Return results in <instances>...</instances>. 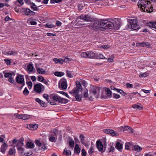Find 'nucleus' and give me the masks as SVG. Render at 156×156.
Returning <instances> with one entry per match:
<instances>
[{
  "instance_id": "1",
  "label": "nucleus",
  "mask_w": 156,
  "mask_h": 156,
  "mask_svg": "<svg viewBox=\"0 0 156 156\" xmlns=\"http://www.w3.org/2000/svg\"><path fill=\"white\" fill-rule=\"evenodd\" d=\"M101 87H93L90 90V94L88 95L87 90H85L83 92V96L84 98H87L90 100H91L94 96L96 98H99V94Z\"/></svg>"
},
{
  "instance_id": "2",
  "label": "nucleus",
  "mask_w": 156,
  "mask_h": 156,
  "mask_svg": "<svg viewBox=\"0 0 156 156\" xmlns=\"http://www.w3.org/2000/svg\"><path fill=\"white\" fill-rule=\"evenodd\" d=\"M101 27L104 29H112L113 26L112 21L107 19H101L100 20Z\"/></svg>"
},
{
  "instance_id": "3",
  "label": "nucleus",
  "mask_w": 156,
  "mask_h": 156,
  "mask_svg": "<svg viewBox=\"0 0 156 156\" xmlns=\"http://www.w3.org/2000/svg\"><path fill=\"white\" fill-rule=\"evenodd\" d=\"M128 27L129 29L134 30L138 29L140 27L137 23V20L135 19H129L127 20Z\"/></svg>"
},
{
  "instance_id": "4",
  "label": "nucleus",
  "mask_w": 156,
  "mask_h": 156,
  "mask_svg": "<svg viewBox=\"0 0 156 156\" xmlns=\"http://www.w3.org/2000/svg\"><path fill=\"white\" fill-rule=\"evenodd\" d=\"M50 98L54 101L61 104H66L68 102L67 99L62 98L57 95L51 94L50 95Z\"/></svg>"
},
{
  "instance_id": "5",
  "label": "nucleus",
  "mask_w": 156,
  "mask_h": 156,
  "mask_svg": "<svg viewBox=\"0 0 156 156\" xmlns=\"http://www.w3.org/2000/svg\"><path fill=\"white\" fill-rule=\"evenodd\" d=\"M80 55L82 58H93L95 55V54L94 52L91 51L82 52Z\"/></svg>"
},
{
  "instance_id": "6",
  "label": "nucleus",
  "mask_w": 156,
  "mask_h": 156,
  "mask_svg": "<svg viewBox=\"0 0 156 156\" xmlns=\"http://www.w3.org/2000/svg\"><path fill=\"white\" fill-rule=\"evenodd\" d=\"M36 144L37 145L41 150H44L46 149L47 148L45 145L47 144L46 141H40L39 140H36L35 141Z\"/></svg>"
},
{
  "instance_id": "7",
  "label": "nucleus",
  "mask_w": 156,
  "mask_h": 156,
  "mask_svg": "<svg viewBox=\"0 0 156 156\" xmlns=\"http://www.w3.org/2000/svg\"><path fill=\"white\" fill-rule=\"evenodd\" d=\"M148 0H139L138 2L137 5L140 8L144 7H147L148 4H150L151 2Z\"/></svg>"
},
{
  "instance_id": "8",
  "label": "nucleus",
  "mask_w": 156,
  "mask_h": 156,
  "mask_svg": "<svg viewBox=\"0 0 156 156\" xmlns=\"http://www.w3.org/2000/svg\"><path fill=\"white\" fill-rule=\"evenodd\" d=\"M34 90L37 93H41L44 91V87L40 83L35 84L34 86Z\"/></svg>"
},
{
  "instance_id": "9",
  "label": "nucleus",
  "mask_w": 156,
  "mask_h": 156,
  "mask_svg": "<svg viewBox=\"0 0 156 156\" xmlns=\"http://www.w3.org/2000/svg\"><path fill=\"white\" fill-rule=\"evenodd\" d=\"M17 149L19 151V153L21 154L20 155H25V156H29L32 154V153L31 152H25L24 149L21 147L19 146L17 147Z\"/></svg>"
},
{
  "instance_id": "10",
  "label": "nucleus",
  "mask_w": 156,
  "mask_h": 156,
  "mask_svg": "<svg viewBox=\"0 0 156 156\" xmlns=\"http://www.w3.org/2000/svg\"><path fill=\"white\" fill-rule=\"evenodd\" d=\"M112 22L113 25L112 29L117 30L121 26V22L118 20L115 19V20H112Z\"/></svg>"
},
{
  "instance_id": "11",
  "label": "nucleus",
  "mask_w": 156,
  "mask_h": 156,
  "mask_svg": "<svg viewBox=\"0 0 156 156\" xmlns=\"http://www.w3.org/2000/svg\"><path fill=\"white\" fill-rule=\"evenodd\" d=\"M78 18L80 19L84 20L86 22L90 21L92 20V18L91 16L88 15L82 14L80 15Z\"/></svg>"
},
{
  "instance_id": "12",
  "label": "nucleus",
  "mask_w": 156,
  "mask_h": 156,
  "mask_svg": "<svg viewBox=\"0 0 156 156\" xmlns=\"http://www.w3.org/2000/svg\"><path fill=\"white\" fill-rule=\"evenodd\" d=\"M59 87L62 89L64 90L66 89L67 81L65 79H62L59 83Z\"/></svg>"
},
{
  "instance_id": "13",
  "label": "nucleus",
  "mask_w": 156,
  "mask_h": 156,
  "mask_svg": "<svg viewBox=\"0 0 156 156\" xmlns=\"http://www.w3.org/2000/svg\"><path fill=\"white\" fill-rule=\"evenodd\" d=\"M90 27L93 28L94 30H96L101 27L100 20L99 22L97 21H94L93 24L91 25Z\"/></svg>"
},
{
  "instance_id": "14",
  "label": "nucleus",
  "mask_w": 156,
  "mask_h": 156,
  "mask_svg": "<svg viewBox=\"0 0 156 156\" xmlns=\"http://www.w3.org/2000/svg\"><path fill=\"white\" fill-rule=\"evenodd\" d=\"M22 9V11L24 12V15L27 16H32L34 15L35 14V12L31 11L29 9H25L23 8Z\"/></svg>"
},
{
  "instance_id": "15",
  "label": "nucleus",
  "mask_w": 156,
  "mask_h": 156,
  "mask_svg": "<svg viewBox=\"0 0 156 156\" xmlns=\"http://www.w3.org/2000/svg\"><path fill=\"white\" fill-rule=\"evenodd\" d=\"M97 147L99 151L101 152H103L105 151L103 149V146L100 140H98L96 142Z\"/></svg>"
},
{
  "instance_id": "16",
  "label": "nucleus",
  "mask_w": 156,
  "mask_h": 156,
  "mask_svg": "<svg viewBox=\"0 0 156 156\" xmlns=\"http://www.w3.org/2000/svg\"><path fill=\"white\" fill-rule=\"evenodd\" d=\"M104 132L107 134H110L112 136H118L119 135V133L112 130H110L109 129H106L104 130Z\"/></svg>"
},
{
  "instance_id": "17",
  "label": "nucleus",
  "mask_w": 156,
  "mask_h": 156,
  "mask_svg": "<svg viewBox=\"0 0 156 156\" xmlns=\"http://www.w3.org/2000/svg\"><path fill=\"white\" fill-rule=\"evenodd\" d=\"M76 87L74 88L73 92L76 93V92L77 90L79 92L82 90V88L81 87V85L80 83L78 81H76Z\"/></svg>"
},
{
  "instance_id": "18",
  "label": "nucleus",
  "mask_w": 156,
  "mask_h": 156,
  "mask_svg": "<svg viewBox=\"0 0 156 156\" xmlns=\"http://www.w3.org/2000/svg\"><path fill=\"white\" fill-rule=\"evenodd\" d=\"M16 79V82L18 83L22 84L23 83H24V79L23 75L18 74Z\"/></svg>"
},
{
  "instance_id": "19",
  "label": "nucleus",
  "mask_w": 156,
  "mask_h": 156,
  "mask_svg": "<svg viewBox=\"0 0 156 156\" xmlns=\"http://www.w3.org/2000/svg\"><path fill=\"white\" fill-rule=\"evenodd\" d=\"M105 91L106 92V94L107 95L106 96L102 95L101 97V98L107 99L108 97L111 95L112 93L110 89L108 88L107 89L105 90Z\"/></svg>"
},
{
  "instance_id": "20",
  "label": "nucleus",
  "mask_w": 156,
  "mask_h": 156,
  "mask_svg": "<svg viewBox=\"0 0 156 156\" xmlns=\"http://www.w3.org/2000/svg\"><path fill=\"white\" fill-rule=\"evenodd\" d=\"M132 149L133 151H136V152H139L142 150V148L138 145L136 144L133 146Z\"/></svg>"
},
{
  "instance_id": "21",
  "label": "nucleus",
  "mask_w": 156,
  "mask_h": 156,
  "mask_svg": "<svg viewBox=\"0 0 156 156\" xmlns=\"http://www.w3.org/2000/svg\"><path fill=\"white\" fill-rule=\"evenodd\" d=\"M136 45L143 47H149L150 45L148 42H143L141 43H137Z\"/></svg>"
},
{
  "instance_id": "22",
  "label": "nucleus",
  "mask_w": 156,
  "mask_h": 156,
  "mask_svg": "<svg viewBox=\"0 0 156 156\" xmlns=\"http://www.w3.org/2000/svg\"><path fill=\"white\" fill-rule=\"evenodd\" d=\"M38 125L37 124H30L29 125L28 128L31 130H34L38 128Z\"/></svg>"
},
{
  "instance_id": "23",
  "label": "nucleus",
  "mask_w": 156,
  "mask_h": 156,
  "mask_svg": "<svg viewBox=\"0 0 156 156\" xmlns=\"http://www.w3.org/2000/svg\"><path fill=\"white\" fill-rule=\"evenodd\" d=\"M115 148L119 151H121L122 149V145L119 142H117L115 145Z\"/></svg>"
},
{
  "instance_id": "24",
  "label": "nucleus",
  "mask_w": 156,
  "mask_h": 156,
  "mask_svg": "<svg viewBox=\"0 0 156 156\" xmlns=\"http://www.w3.org/2000/svg\"><path fill=\"white\" fill-rule=\"evenodd\" d=\"M74 151L75 154L76 155H78L79 154L80 152V148L79 147L78 144H76L75 145Z\"/></svg>"
},
{
  "instance_id": "25",
  "label": "nucleus",
  "mask_w": 156,
  "mask_h": 156,
  "mask_svg": "<svg viewBox=\"0 0 156 156\" xmlns=\"http://www.w3.org/2000/svg\"><path fill=\"white\" fill-rule=\"evenodd\" d=\"M8 146L7 145L6 143H4L1 147V151L3 153H4L5 152V150H6Z\"/></svg>"
},
{
  "instance_id": "26",
  "label": "nucleus",
  "mask_w": 156,
  "mask_h": 156,
  "mask_svg": "<svg viewBox=\"0 0 156 156\" xmlns=\"http://www.w3.org/2000/svg\"><path fill=\"white\" fill-rule=\"evenodd\" d=\"M55 136L52 134L49 135V140L52 142H55L57 139V138Z\"/></svg>"
},
{
  "instance_id": "27",
  "label": "nucleus",
  "mask_w": 156,
  "mask_h": 156,
  "mask_svg": "<svg viewBox=\"0 0 156 156\" xmlns=\"http://www.w3.org/2000/svg\"><path fill=\"white\" fill-rule=\"evenodd\" d=\"M24 141V139L23 138L21 137L19 140L18 143L16 144V146L19 147V146L21 147L23 145V142Z\"/></svg>"
},
{
  "instance_id": "28",
  "label": "nucleus",
  "mask_w": 156,
  "mask_h": 156,
  "mask_svg": "<svg viewBox=\"0 0 156 156\" xmlns=\"http://www.w3.org/2000/svg\"><path fill=\"white\" fill-rule=\"evenodd\" d=\"M95 57L96 59H106L107 58H105L100 53H97L95 55Z\"/></svg>"
},
{
  "instance_id": "29",
  "label": "nucleus",
  "mask_w": 156,
  "mask_h": 156,
  "mask_svg": "<svg viewBox=\"0 0 156 156\" xmlns=\"http://www.w3.org/2000/svg\"><path fill=\"white\" fill-rule=\"evenodd\" d=\"M26 147L28 148H33L34 147V144L31 142H28L26 144Z\"/></svg>"
},
{
  "instance_id": "30",
  "label": "nucleus",
  "mask_w": 156,
  "mask_h": 156,
  "mask_svg": "<svg viewBox=\"0 0 156 156\" xmlns=\"http://www.w3.org/2000/svg\"><path fill=\"white\" fill-rule=\"evenodd\" d=\"M94 147L93 146H92L90 147L88 151L89 155H93V154L95 152L94 151Z\"/></svg>"
},
{
  "instance_id": "31",
  "label": "nucleus",
  "mask_w": 156,
  "mask_h": 156,
  "mask_svg": "<svg viewBox=\"0 0 156 156\" xmlns=\"http://www.w3.org/2000/svg\"><path fill=\"white\" fill-rule=\"evenodd\" d=\"M36 70L37 72L39 74H43L45 73V71L43 69L37 68H36Z\"/></svg>"
},
{
  "instance_id": "32",
  "label": "nucleus",
  "mask_w": 156,
  "mask_h": 156,
  "mask_svg": "<svg viewBox=\"0 0 156 156\" xmlns=\"http://www.w3.org/2000/svg\"><path fill=\"white\" fill-rule=\"evenodd\" d=\"M79 92H77V94H74L73 96L75 97L76 101H80L81 100L82 97L78 94Z\"/></svg>"
},
{
  "instance_id": "33",
  "label": "nucleus",
  "mask_w": 156,
  "mask_h": 156,
  "mask_svg": "<svg viewBox=\"0 0 156 156\" xmlns=\"http://www.w3.org/2000/svg\"><path fill=\"white\" fill-rule=\"evenodd\" d=\"M63 154L64 155H71V152L69 150H68L65 148L63 152Z\"/></svg>"
},
{
  "instance_id": "34",
  "label": "nucleus",
  "mask_w": 156,
  "mask_h": 156,
  "mask_svg": "<svg viewBox=\"0 0 156 156\" xmlns=\"http://www.w3.org/2000/svg\"><path fill=\"white\" fill-rule=\"evenodd\" d=\"M69 145L71 147H73L74 146V142L73 140L69 138Z\"/></svg>"
},
{
  "instance_id": "35",
  "label": "nucleus",
  "mask_w": 156,
  "mask_h": 156,
  "mask_svg": "<svg viewBox=\"0 0 156 156\" xmlns=\"http://www.w3.org/2000/svg\"><path fill=\"white\" fill-rule=\"evenodd\" d=\"M53 61L55 62L56 63H59L61 64H63V60L62 59H58L57 58H54L53 59Z\"/></svg>"
},
{
  "instance_id": "36",
  "label": "nucleus",
  "mask_w": 156,
  "mask_h": 156,
  "mask_svg": "<svg viewBox=\"0 0 156 156\" xmlns=\"http://www.w3.org/2000/svg\"><path fill=\"white\" fill-rule=\"evenodd\" d=\"M148 25L150 27L156 29V22L153 23L150 22L148 23Z\"/></svg>"
},
{
  "instance_id": "37",
  "label": "nucleus",
  "mask_w": 156,
  "mask_h": 156,
  "mask_svg": "<svg viewBox=\"0 0 156 156\" xmlns=\"http://www.w3.org/2000/svg\"><path fill=\"white\" fill-rule=\"evenodd\" d=\"M156 156V152L153 151L152 152H149L146 153L145 156Z\"/></svg>"
},
{
  "instance_id": "38",
  "label": "nucleus",
  "mask_w": 156,
  "mask_h": 156,
  "mask_svg": "<svg viewBox=\"0 0 156 156\" xmlns=\"http://www.w3.org/2000/svg\"><path fill=\"white\" fill-rule=\"evenodd\" d=\"M17 53L14 51H9L6 52L5 54L7 55H16Z\"/></svg>"
},
{
  "instance_id": "39",
  "label": "nucleus",
  "mask_w": 156,
  "mask_h": 156,
  "mask_svg": "<svg viewBox=\"0 0 156 156\" xmlns=\"http://www.w3.org/2000/svg\"><path fill=\"white\" fill-rule=\"evenodd\" d=\"M148 9H146V7H144V8H140V9L143 12H147V13H151L152 11V9L151 10V11L150 10V9L149 7H148Z\"/></svg>"
},
{
  "instance_id": "40",
  "label": "nucleus",
  "mask_w": 156,
  "mask_h": 156,
  "mask_svg": "<svg viewBox=\"0 0 156 156\" xmlns=\"http://www.w3.org/2000/svg\"><path fill=\"white\" fill-rule=\"evenodd\" d=\"M9 154L11 155H15V150L14 148H10L9 151Z\"/></svg>"
},
{
  "instance_id": "41",
  "label": "nucleus",
  "mask_w": 156,
  "mask_h": 156,
  "mask_svg": "<svg viewBox=\"0 0 156 156\" xmlns=\"http://www.w3.org/2000/svg\"><path fill=\"white\" fill-rule=\"evenodd\" d=\"M132 107L136 109H139L140 110H142L143 109V107L140 106L138 105L135 104L132 105Z\"/></svg>"
},
{
  "instance_id": "42",
  "label": "nucleus",
  "mask_w": 156,
  "mask_h": 156,
  "mask_svg": "<svg viewBox=\"0 0 156 156\" xmlns=\"http://www.w3.org/2000/svg\"><path fill=\"white\" fill-rule=\"evenodd\" d=\"M64 74V73L63 72H55L54 73V74L55 76L59 77L63 76Z\"/></svg>"
},
{
  "instance_id": "43",
  "label": "nucleus",
  "mask_w": 156,
  "mask_h": 156,
  "mask_svg": "<svg viewBox=\"0 0 156 156\" xmlns=\"http://www.w3.org/2000/svg\"><path fill=\"white\" fill-rule=\"evenodd\" d=\"M27 69L30 72H32L33 71V69H34V67L33 66L32 64L31 63H30L27 66Z\"/></svg>"
},
{
  "instance_id": "44",
  "label": "nucleus",
  "mask_w": 156,
  "mask_h": 156,
  "mask_svg": "<svg viewBox=\"0 0 156 156\" xmlns=\"http://www.w3.org/2000/svg\"><path fill=\"white\" fill-rule=\"evenodd\" d=\"M31 8L34 11H37V8L36 6V5L34 3H31Z\"/></svg>"
},
{
  "instance_id": "45",
  "label": "nucleus",
  "mask_w": 156,
  "mask_h": 156,
  "mask_svg": "<svg viewBox=\"0 0 156 156\" xmlns=\"http://www.w3.org/2000/svg\"><path fill=\"white\" fill-rule=\"evenodd\" d=\"M4 76L6 78H9L11 76H12V73H5L4 72Z\"/></svg>"
},
{
  "instance_id": "46",
  "label": "nucleus",
  "mask_w": 156,
  "mask_h": 156,
  "mask_svg": "<svg viewBox=\"0 0 156 156\" xmlns=\"http://www.w3.org/2000/svg\"><path fill=\"white\" fill-rule=\"evenodd\" d=\"M22 119L23 120H26L28 119L30 117V115H22Z\"/></svg>"
},
{
  "instance_id": "47",
  "label": "nucleus",
  "mask_w": 156,
  "mask_h": 156,
  "mask_svg": "<svg viewBox=\"0 0 156 156\" xmlns=\"http://www.w3.org/2000/svg\"><path fill=\"white\" fill-rule=\"evenodd\" d=\"M117 91L119 92L120 94H122V95L124 96L126 93L124 92L121 89H116Z\"/></svg>"
},
{
  "instance_id": "48",
  "label": "nucleus",
  "mask_w": 156,
  "mask_h": 156,
  "mask_svg": "<svg viewBox=\"0 0 156 156\" xmlns=\"http://www.w3.org/2000/svg\"><path fill=\"white\" fill-rule=\"evenodd\" d=\"M114 58V55H111L108 58V61L110 62H113Z\"/></svg>"
},
{
  "instance_id": "49",
  "label": "nucleus",
  "mask_w": 156,
  "mask_h": 156,
  "mask_svg": "<svg viewBox=\"0 0 156 156\" xmlns=\"http://www.w3.org/2000/svg\"><path fill=\"white\" fill-rule=\"evenodd\" d=\"M45 26L48 28H52L55 27V25L53 24L47 23L45 25Z\"/></svg>"
},
{
  "instance_id": "50",
  "label": "nucleus",
  "mask_w": 156,
  "mask_h": 156,
  "mask_svg": "<svg viewBox=\"0 0 156 156\" xmlns=\"http://www.w3.org/2000/svg\"><path fill=\"white\" fill-rule=\"evenodd\" d=\"M80 138L81 139V142L82 144H84V136L83 135L81 134L80 136Z\"/></svg>"
},
{
  "instance_id": "51",
  "label": "nucleus",
  "mask_w": 156,
  "mask_h": 156,
  "mask_svg": "<svg viewBox=\"0 0 156 156\" xmlns=\"http://www.w3.org/2000/svg\"><path fill=\"white\" fill-rule=\"evenodd\" d=\"M14 115L15 117L18 119H22V115L19 114H18L15 113L14 114Z\"/></svg>"
},
{
  "instance_id": "52",
  "label": "nucleus",
  "mask_w": 156,
  "mask_h": 156,
  "mask_svg": "<svg viewBox=\"0 0 156 156\" xmlns=\"http://www.w3.org/2000/svg\"><path fill=\"white\" fill-rule=\"evenodd\" d=\"M130 143H126L125 144V148L126 149L129 150V145H130Z\"/></svg>"
},
{
  "instance_id": "53",
  "label": "nucleus",
  "mask_w": 156,
  "mask_h": 156,
  "mask_svg": "<svg viewBox=\"0 0 156 156\" xmlns=\"http://www.w3.org/2000/svg\"><path fill=\"white\" fill-rule=\"evenodd\" d=\"M5 135H2L0 136V142H3L4 140V138H5Z\"/></svg>"
},
{
  "instance_id": "54",
  "label": "nucleus",
  "mask_w": 156,
  "mask_h": 156,
  "mask_svg": "<svg viewBox=\"0 0 156 156\" xmlns=\"http://www.w3.org/2000/svg\"><path fill=\"white\" fill-rule=\"evenodd\" d=\"M62 0H51L50 2L51 3H58L62 1Z\"/></svg>"
},
{
  "instance_id": "55",
  "label": "nucleus",
  "mask_w": 156,
  "mask_h": 156,
  "mask_svg": "<svg viewBox=\"0 0 156 156\" xmlns=\"http://www.w3.org/2000/svg\"><path fill=\"white\" fill-rule=\"evenodd\" d=\"M66 74L67 76L70 78H72L73 77V76L71 75V72L70 71H67L66 72Z\"/></svg>"
},
{
  "instance_id": "56",
  "label": "nucleus",
  "mask_w": 156,
  "mask_h": 156,
  "mask_svg": "<svg viewBox=\"0 0 156 156\" xmlns=\"http://www.w3.org/2000/svg\"><path fill=\"white\" fill-rule=\"evenodd\" d=\"M81 152V154L82 156H85L87 154L86 152L83 148L82 149Z\"/></svg>"
},
{
  "instance_id": "57",
  "label": "nucleus",
  "mask_w": 156,
  "mask_h": 156,
  "mask_svg": "<svg viewBox=\"0 0 156 156\" xmlns=\"http://www.w3.org/2000/svg\"><path fill=\"white\" fill-rule=\"evenodd\" d=\"M23 93L25 95H27L28 94L29 91L26 88H25L24 89V90L23 91Z\"/></svg>"
},
{
  "instance_id": "58",
  "label": "nucleus",
  "mask_w": 156,
  "mask_h": 156,
  "mask_svg": "<svg viewBox=\"0 0 156 156\" xmlns=\"http://www.w3.org/2000/svg\"><path fill=\"white\" fill-rule=\"evenodd\" d=\"M28 86L29 89H30L32 86V83L31 81L27 82Z\"/></svg>"
},
{
  "instance_id": "59",
  "label": "nucleus",
  "mask_w": 156,
  "mask_h": 156,
  "mask_svg": "<svg viewBox=\"0 0 156 156\" xmlns=\"http://www.w3.org/2000/svg\"><path fill=\"white\" fill-rule=\"evenodd\" d=\"M148 75L147 73V72H145L143 74H141L139 76L140 77H147Z\"/></svg>"
},
{
  "instance_id": "60",
  "label": "nucleus",
  "mask_w": 156,
  "mask_h": 156,
  "mask_svg": "<svg viewBox=\"0 0 156 156\" xmlns=\"http://www.w3.org/2000/svg\"><path fill=\"white\" fill-rule=\"evenodd\" d=\"M39 104L41 105V106L43 107H45L46 106V105L44 102L41 100V102L39 103Z\"/></svg>"
},
{
  "instance_id": "61",
  "label": "nucleus",
  "mask_w": 156,
  "mask_h": 156,
  "mask_svg": "<svg viewBox=\"0 0 156 156\" xmlns=\"http://www.w3.org/2000/svg\"><path fill=\"white\" fill-rule=\"evenodd\" d=\"M120 97V96L119 95L115 94H113V98L116 99L119 98Z\"/></svg>"
},
{
  "instance_id": "62",
  "label": "nucleus",
  "mask_w": 156,
  "mask_h": 156,
  "mask_svg": "<svg viewBox=\"0 0 156 156\" xmlns=\"http://www.w3.org/2000/svg\"><path fill=\"white\" fill-rule=\"evenodd\" d=\"M126 86L127 87L129 88H132L133 87V85L129 83H127L126 84Z\"/></svg>"
},
{
  "instance_id": "63",
  "label": "nucleus",
  "mask_w": 156,
  "mask_h": 156,
  "mask_svg": "<svg viewBox=\"0 0 156 156\" xmlns=\"http://www.w3.org/2000/svg\"><path fill=\"white\" fill-rule=\"evenodd\" d=\"M127 131L129 133H133V130L132 128L129 127Z\"/></svg>"
},
{
  "instance_id": "64",
  "label": "nucleus",
  "mask_w": 156,
  "mask_h": 156,
  "mask_svg": "<svg viewBox=\"0 0 156 156\" xmlns=\"http://www.w3.org/2000/svg\"><path fill=\"white\" fill-rule=\"evenodd\" d=\"M43 96L44 98L47 101L48 100V95L46 94H43Z\"/></svg>"
}]
</instances>
